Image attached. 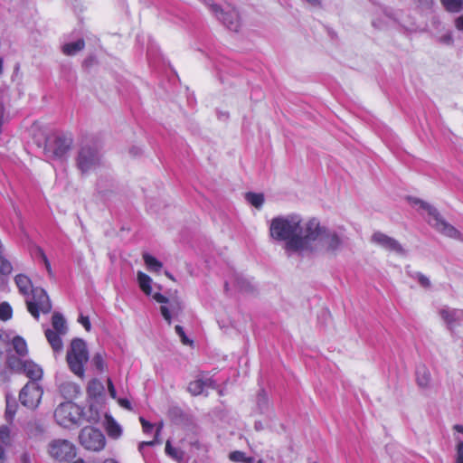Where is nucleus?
<instances>
[{
  "label": "nucleus",
  "mask_w": 463,
  "mask_h": 463,
  "mask_svg": "<svg viewBox=\"0 0 463 463\" xmlns=\"http://www.w3.org/2000/svg\"><path fill=\"white\" fill-rule=\"evenodd\" d=\"M341 246L342 240L337 233L320 226L316 219H311L306 223L305 238L297 239L289 243V247L300 250V254L324 250L335 255Z\"/></svg>",
  "instance_id": "obj_1"
},
{
  "label": "nucleus",
  "mask_w": 463,
  "mask_h": 463,
  "mask_svg": "<svg viewBox=\"0 0 463 463\" xmlns=\"http://www.w3.org/2000/svg\"><path fill=\"white\" fill-rule=\"evenodd\" d=\"M301 223L302 218L298 214L275 217L270 222V236L274 240L286 241L287 250L300 254V250L290 248L289 243L306 237V224L303 226Z\"/></svg>",
  "instance_id": "obj_2"
},
{
  "label": "nucleus",
  "mask_w": 463,
  "mask_h": 463,
  "mask_svg": "<svg viewBox=\"0 0 463 463\" xmlns=\"http://www.w3.org/2000/svg\"><path fill=\"white\" fill-rule=\"evenodd\" d=\"M86 343L80 338H74L66 354V362L71 373L80 379L85 376V364L89 361Z\"/></svg>",
  "instance_id": "obj_3"
},
{
  "label": "nucleus",
  "mask_w": 463,
  "mask_h": 463,
  "mask_svg": "<svg viewBox=\"0 0 463 463\" xmlns=\"http://www.w3.org/2000/svg\"><path fill=\"white\" fill-rule=\"evenodd\" d=\"M102 165V156L95 144L87 142L80 146L76 157V165L82 175L94 172Z\"/></svg>",
  "instance_id": "obj_4"
},
{
  "label": "nucleus",
  "mask_w": 463,
  "mask_h": 463,
  "mask_svg": "<svg viewBox=\"0 0 463 463\" xmlns=\"http://www.w3.org/2000/svg\"><path fill=\"white\" fill-rule=\"evenodd\" d=\"M411 203L413 205H418L420 208L427 211L430 216L428 222L437 231L450 238L458 237L459 232L457 229L442 219L437 209L432 205L418 198L412 199Z\"/></svg>",
  "instance_id": "obj_5"
},
{
  "label": "nucleus",
  "mask_w": 463,
  "mask_h": 463,
  "mask_svg": "<svg viewBox=\"0 0 463 463\" xmlns=\"http://www.w3.org/2000/svg\"><path fill=\"white\" fill-rule=\"evenodd\" d=\"M82 416V409L71 402L61 403L54 411L55 420L59 425L65 428L80 424Z\"/></svg>",
  "instance_id": "obj_6"
},
{
  "label": "nucleus",
  "mask_w": 463,
  "mask_h": 463,
  "mask_svg": "<svg viewBox=\"0 0 463 463\" xmlns=\"http://www.w3.org/2000/svg\"><path fill=\"white\" fill-rule=\"evenodd\" d=\"M9 368L14 372L24 373L31 382H37L43 377L42 368L31 360L17 358V356L9 354L7 357Z\"/></svg>",
  "instance_id": "obj_7"
},
{
  "label": "nucleus",
  "mask_w": 463,
  "mask_h": 463,
  "mask_svg": "<svg viewBox=\"0 0 463 463\" xmlns=\"http://www.w3.org/2000/svg\"><path fill=\"white\" fill-rule=\"evenodd\" d=\"M72 138L63 135H53L46 139L44 151L50 158H62L70 151Z\"/></svg>",
  "instance_id": "obj_8"
},
{
  "label": "nucleus",
  "mask_w": 463,
  "mask_h": 463,
  "mask_svg": "<svg viewBox=\"0 0 463 463\" xmlns=\"http://www.w3.org/2000/svg\"><path fill=\"white\" fill-rule=\"evenodd\" d=\"M32 298L26 299L28 311L36 319L39 318L40 312L47 314L52 310V303L44 289L35 288L31 289Z\"/></svg>",
  "instance_id": "obj_9"
},
{
  "label": "nucleus",
  "mask_w": 463,
  "mask_h": 463,
  "mask_svg": "<svg viewBox=\"0 0 463 463\" xmlns=\"http://www.w3.org/2000/svg\"><path fill=\"white\" fill-rule=\"evenodd\" d=\"M49 455L60 463H69L76 457L75 446L67 439H54L49 443Z\"/></svg>",
  "instance_id": "obj_10"
},
{
  "label": "nucleus",
  "mask_w": 463,
  "mask_h": 463,
  "mask_svg": "<svg viewBox=\"0 0 463 463\" xmlns=\"http://www.w3.org/2000/svg\"><path fill=\"white\" fill-rule=\"evenodd\" d=\"M80 443L88 450L99 451L104 449L106 439L103 433L95 428L85 427L79 435Z\"/></svg>",
  "instance_id": "obj_11"
},
{
  "label": "nucleus",
  "mask_w": 463,
  "mask_h": 463,
  "mask_svg": "<svg viewBox=\"0 0 463 463\" xmlns=\"http://www.w3.org/2000/svg\"><path fill=\"white\" fill-rule=\"evenodd\" d=\"M153 298L163 304L160 307V312L169 326L172 324V317L179 316L183 311L184 306L178 298L170 299L160 293H156L153 295Z\"/></svg>",
  "instance_id": "obj_12"
},
{
  "label": "nucleus",
  "mask_w": 463,
  "mask_h": 463,
  "mask_svg": "<svg viewBox=\"0 0 463 463\" xmlns=\"http://www.w3.org/2000/svg\"><path fill=\"white\" fill-rule=\"evenodd\" d=\"M43 392V389L37 383L29 382L21 390L19 401L24 407L35 409L41 402Z\"/></svg>",
  "instance_id": "obj_13"
},
{
  "label": "nucleus",
  "mask_w": 463,
  "mask_h": 463,
  "mask_svg": "<svg viewBox=\"0 0 463 463\" xmlns=\"http://www.w3.org/2000/svg\"><path fill=\"white\" fill-rule=\"evenodd\" d=\"M372 242L377 244L378 246L383 248L386 250L395 252L399 255H405L406 251L400 244V242L381 232H376L373 234Z\"/></svg>",
  "instance_id": "obj_14"
},
{
  "label": "nucleus",
  "mask_w": 463,
  "mask_h": 463,
  "mask_svg": "<svg viewBox=\"0 0 463 463\" xmlns=\"http://www.w3.org/2000/svg\"><path fill=\"white\" fill-rule=\"evenodd\" d=\"M216 18L231 31L238 32L241 26L240 14L234 7L229 6L225 10L222 8V13Z\"/></svg>",
  "instance_id": "obj_15"
},
{
  "label": "nucleus",
  "mask_w": 463,
  "mask_h": 463,
  "mask_svg": "<svg viewBox=\"0 0 463 463\" xmlns=\"http://www.w3.org/2000/svg\"><path fill=\"white\" fill-rule=\"evenodd\" d=\"M439 315L450 330H452L463 318L462 310L450 309L449 307L440 309Z\"/></svg>",
  "instance_id": "obj_16"
},
{
  "label": "nucleus",
  "mask_w": 463,
  "mask_h": 463,
  "mask_svg": "<svg viewBox=\"0 0 463 463\" xmlns=\"http://www.w3.org/2000/svg\"><path fill=\"white\" fill-rule=\"evenodd\" d=\"M56 383L59 387L61 394L65 399H72L80 392V386L75 383L70 381H62L61 378H56Z\"/></svg>",
  "instance_id": "obj_17"
},
{
  "label": "nucleus",
  "mask_w": 463,
  "mask_h": 463,
  "mask_svg": "<svg viewBox=\"0 0 463 463\" xmlns=\"http://www.w3.org/2000/svg\"><path fill=\"white\" fill-rule=\"evenodd\" d=\"M213 383V382L210 378L196 379L189 383L187 390L192 395L197 396L203 393L205 387H212Z\"/></svg>",
  "instance_id": "obj_18"
},
{
  "label": "nucleus",
  "mask_w": 463,
  "mask_h": 463,
  "mask_svg": "<svg viewBox=\"0 0 463 463\" xmlns=\"http://www.w3.org/2000/svg\"><path fill=\"white\" fill-rule=\"evenodd\" d=\"M61 335H60L57 332H54L52 329H47L45 331V336H46L49 344L51 345L52 350L55 353H59L62 350L63 344H62V340L61 338Z\"/></svg>",
  "instance_id": "obj_19"
},
{
  "label": "nucleus",
  "mask_w": 463,
  "mask_h": 463,
  "mask_svg": "<svg viewBox=\"0 0 463 463\" xmlns=\"http://www.w3.org/2000/svg\"><path fill=\"white\" fill-rule=\"evenodd\" d=\"M416 382L420 388H427L429 386L430 382V373L424 365L417 368Z\"/></svg>",
  "instance_id": "obj_20"
},
{
  "label": "nucleus",
  "mask_w": 463,
  "mask_h": 463,
  "mask_svg": "<svg viewBox=\"0 0 463 463\" xmlns=\"http://www.w3.org/2000/svg\"><path fill=\"white\" fill-rule=\"evenodd\" d=\"M52 325L53 327V331L59 333L60 335H65L67 333L68 327L66 325V321L61 314L54 313L52 318Z\"/></svg>",
  "instance_id": "obj_21"
},
{
  "label": "nucleus",
  "mask_w": 463,
  "mask_h": 463,
  "mask_svg": "<svg viewBox=\"0 0 463 463\" xmlns=\"http://www.w3.org/2000/svg\"><path fill=\"white\" fill-rule=\"evenodd\" d=\"M12 346L14 352L19 355L18 358L24 359L27 353V345L25 340L21 336H15L12 340Z\"/></svg>",
  "instance_id": "obj_22"
},
{
  "label": "nucleus",
  "mask_w": 463,
  "mask_h": 463,
  "mask_svg": "<svg viewBox=\"0 0 463 463\" xmlns=\"http://www.w3.org/2000/svg\"><path fill=\"white\" fill-rule=\"evenodd\" d=\"M444 9L452 14H458L463 10V0H439Z\"/></svg>",
  "instance_id": "obj_23"
},
{
  "label": "nucleus",
  "mask_w": 463,
  "mask_h": 463,
  "mask_svg": "<svg viewBox=\"0 0 463 463\" xmlns=\"http://www.w3.org/2000/svg\"><path fill=\"white\" fill-rule=\"evenodd\" d=\"M106 420V430L108 432V435L113 439H118V437H120L122 433V429L119 426V424H118L112 417H107Z\"/></svg>",
  "instance_id": "obj_24"
},
{
  "label": "nucleus",
  "mask_w": 463,
  "mask_h": 463,
  "mask_svg": "<svg viewBox=\"0 0 463 463\" xmlns=\"http://www.w3.org/2000/svg\"><path fill=\"white\" fill-rule=\"evenodd\" d=\"M84 41L80 39L76 42L64 44L62 47V52L64 54L71 56L75 55L78 52L81 51L84 48Z\"/></svg>",
  "instance_id": "obj_25"
},
{
  "label": "nucleus",
  "mask_w": 463,
  "mask_h": 463,
  "mask_svg": "<svg viewBox=\"0 0 463 463\" xmlns=\"http://www.w3.org/2000/svg\"><path fill=\"white\" fill-rule=\"evenodd\" d=\"M137 281H138L139 287L143 290V292L146 295H151V292H152L151 278L148 275L143 273L142 271H138L137 272Z\"/></svg>",
  "instance_id": "obj_26"
},
{
  "label": "nucleus",
  "mask_w": 463,
  "mask_h": 463,
  "mask_svg": "<svg viewBox=\"0 0 463 463\" xmlns=\"http://www.w3.org/2000/svg\"><path fill=\"white\" fill-rule=\"evenodd\" d=\"M15 283L23 295H27L32 288V283L25 275H17L14 279Z\"/></svg>",
  "instance_id": "obj_27"
},
{
  "label": "nucleus",
  "mask_w": 463,
  "mask_h": 463,
  "mask_svg": "<svg viewBox=\"0 0 463 463\" xmlns=\"http://www.w3.org/2000/svg\"><path fill=\"white\" fill-rule=\"evenodd\" d=\"M245 200L255 208L260 209L264 203L265 197L263 194L249 192L245 194Z\"/></svg>",
  "instance_id": "obj_28"
},
{
  "label": "nucleus",
  "mask_w": 463,
  "mask_h": 463,
  "mask_svg": "<svg viewBox=\"0 0 463 463\" xmlns=\"http://www.w3.org/2000/svg\"><path fill=\"white\" fill-rule=\"evenodd\" d=\"M143 260L150 271L158 272L163 267L162 262H160L155 257L151 256L148 253L143 254Z\"/></svg>",
  "instance_id": "obj_29"
},
{
  "label": "nucleus",
  "mask_w": 463,
  "mask_h": 463,
  "mask_svg": "<svg viewBox=\"0 0 463 463\" xmlns=\"http://www.w3.org/2000/svg\"><path fill=\"white\" fill-rule=\"evenodd\" d=\"M13 271L11 262L5 258V253L0 254V273L4 276H9Z\"/></svg>",
  "instance_id": "obj_30"
},
{
  "label": "nucleus",
  "mask_w": 463,
  "mask_h": 463,
  "mask_svg": "<svg viewBox=\"0 0 463 463\" xmlns=\"http://www.w3.org/2000/svg\"><path fill=\"white\" fill-rule=\"evenodd\" d=\"M165 452L167 455L178 461L182 460L184 458V452L179 449L172 447L169 440L166 441L165 444Z\"/></svg>",
  "instance_id": "obj_31"
},
{
  "label": "nucleus",
  "mask_w": 463,
  "mask_h": 463,
  "mask_svg": "<svg viewBox=\"0 0 463 463\" xmlns=\"http://www.w3.org/2000/svg\"><path fill=\"white\" fill-rule=\"evenodd\" d=\"M13 310L7 302L0 304V319L6 321L12 317Z\"/></svg>",
  "instance_id": "obj_32"
},
{
  "label": "nucleus",
  "mask_w": 463,
  "mask_h": 463,
  "mask_svg": "<svg viewBox=\"0 0 463 463\" xmlns=\"http://www.w3.org/2000/svg\"><path fill=\"white\" fill-rule=\"evenodd\" d=\"M239 288L245 292H250L254 289V286L251 281L246 278H238L236 279Z\"/></svg>",
  "instance_id": "obj_33"
},
{
  "label": "nucleus",
  "mask_w": 463,
  "mask_h": 463,
  "mask_svg": "<svg viewBox=\"0 0 463 463\" xmlns=\"http://www.w3.org/2000/svg\"><path fill=\"white\" fill-rule=\"evenodd\" d=\"M410 276L413 279H416L421 287L426 288L430 287V279L425 275L421 274L420 272L410 273Z\"/></svg>",
  "instance_id": "obj_34"
},
{
  "label": "nucleus",
  "mask_w": 463,
  "mask_h": 463,
  "mask_svg": "<svg viewBox=\"0 0 463 463\" xmlns=\"http://www.w3.org/2000/svg\"><path fill=\"white\" fill-rule=\"evenodd\" d=\"M92 364L99 372L105 370V362L100 353H97L93 355Z\"/></svg>",
  "instance_id": "obj_35"
},
{
  "label": "nucleus",
  "mask_w": 463,
  "mask_h": 463,
  "mask_svg": "<svg viewBox=\"0 0 463 463\" xmlns=\"http://www.w3.org/2000/svg\"><path fill=\"white\" fill-rule=\"evenodd\" d=\"M203 3L209 8L210 12L216 17L219 13H222V7L215 4L213 0H202Z\"/></svg>",
  "instance_id": "obj_36"
},
{
  "label": "nucleus",
  "mask_w": 463,
  "mask_h": 463,
  "mask_svg": "<svg viewBox=\"0 0 463 463\" xmlns=\"http://www.w3.org/2000/svg\"><path fill=\"white\" fill-rule=\"evenodd\" d=\"M161 429H162V424H160V425L157 427L156 431V437H155V439H154L153 440H150V441H142V442H140V443H139V445H138V450H139L140 452H142V451H143V449L146 447V445H156V444H157V443H160V441L158 440L157 437H158V435H159V433H160Z\"/></svg>",
  "instance_id": "obj_37"
},
{
  "label": "nucleus",
  "mask_w": 463,
  "mask_h": 463,
  "mask_svg": "<svg viewBox=\"0 0 463 463\" xmlns=\"http://www.w3.org/2000/svg\"><path fill=\"white\" fill-rule=\"evenodd\" d=\"M0 440L5 445L10 444V442H11L10 430H9L8 427H6V426L0 427Z\"/></svg>",
  "instance_id": "obj_38"
},
{
  "label": "nucleus",
  "mask_w": 463,
  "mask_h": 463,
  "mask_svg": "<svg viewBox=\"0 0 463 463\" xmlns=\"http://www.w3.org/2000/svg\"><path fill=\"white\" fill-rule=\"evenodd\" d=\"M175 329L176 334L180 336L181 341L184 345H188L191 343L190 340L185 335L184 328L181 326H175Z\"/></svg>",
  "instance_id": "obj_39"
},
{
  "label": "nucleus",
  "mask_w": 463,
  "mask_h": 463,
  "mask_svg": "<svg viewBox=\"0 0 463 463\" xmlns=\"http://www.w3.org/2000/svg\"><path fill=\"white\" fill-rule=\"evenodd\" d=\"M230 459L236 462H243L245 460V454L241 451H233L230 454Z\"/></svg>",
  "instance_id": "obj_40"
},
{
  "label": "nucleus",
  "mask_w": 463,
  "mask_h": 463,
  "mask_svg": "<svg viewBox=\"0 0 463 463\" xmlns=\"http://www.w3.org/2000/svg\"><path fill=\"white\" fill-rule=\"evenodd\" d=\"M378 17H385V18H388V20L390 21L389 24L391 23H395L396 22V19L395 17L396 14L391 11H388V10H383L379 15Z\"/></svg>",
  "instance_id": "obj_41"
},
{
  "label": "nucleus",
  "mask_w": 463,
  "mask_h": 463,
  "mask_svg": "<svg viewBox=\"0 0 463 463\" xmlns=\"http://www.w3.org/2000/svg\"><path fill=\"white\" fill-rule=\"evenodd\" d=\"M439 42L446 45H451L453 43V36L451 33H446L439 37Z\"/></svg>",
  "instance_id": "obj_42"
},
{
  "label": "nucleus",
  "mask_w": 463,
  "mask_h": 463,
  "mask_svg": "<svg viewBox=\"0 0 463 463\" xmlns=\"http://www.w3.org/2000/svg\"><path fill=\"white\" fill-rule=\"evenodd\" d=\"M456 463H463V441H458L457 444Z\"/></svg>",
  "instance_id": "obj_43"
},
{
  "label": "nucleus",
  "mask_w": 463,
  "mask_h": 463,
  "mask_svg": "<svg viewBox=\"0 0 463 463\" xmlns=\"http://www.w3.org/2000/svg\"><path fill=\"white\" fill-rule=\"evenodd\" d=\"M139 420H140V423L142 425L144 432L148 433V432H150L152 430L153 424H151L150 422L146 420L143 417H140Z\"/></svg>",
  "instance_id": "obj_44"
},
{
  "label": "nucleus",
  "mask_w": 463,
  "mask_h": 463,
  "mask_svg": "<svg viewBox=\"0 0 463 463\" xmlns=\"http://www.w3.org/2000/svg\"><path fill=\"white\" fill-rule=\"evenodd\" d=\"M78 321L84 326V328L87 331L90 330L91 326H90V319L88 317H84V316L80 315Z\"/></svg>",
  "instance_id": "obj_45"
},
{
  "label": "nucleus",
  "mask_w": 463,
  "mask_h": 463,
  "mask_svg": "<svg viewBox=\"0 0 463 463\" xmlns=\"http://www.w3.org/2000/svg\"><path fill=\"white\" fill-rule=\"evenodd\" d=\"M92 390H98L99 392H100L101 390H103L102 383L98 380L91 381L89 386V391L91 392Z\"/></svg>",
  "instance_id": "obj_46"
},
{
  "label": "nucleus",
  "mask_w": 463,
  "mask_h": 463,
  "mask_svg": "<svg viewBox=\"0 0 463 463\" xmlns=\"http://www.w3.org/2000/svg\"><path fill=\"white\" fill-rule=\"evenodd\" d=\"M268 402V398H267V395L264 392H261L259 393L258 395V404L260 408H262L263 406H265Z\"/></svg>",
  "instance_id": "obj_47"
},
{
  "label": "nucleus",
  "mask_w": 463,
  "mask_h": 463,
  "mask_svg": "<svg viewBox=\"0 0 463 463\" xmlns=\"http://www.w3.org/2000/svg\"><path fill=\"white\" fill-rule=\"evenodd\" d=\"M107 382H108V389H109V395L111 396V398L115 399L117 396V392L113 385V383L109 378L108 379Z\"/></svg>",
  "instance_id": "obj_48"
},
{
  "label": "nucleus",
  "mask_w": 463,
  "mask_h": 463,
  "mask_svg": "<svg viewBox=\"0 0 463 463\" xmlns=\"http://www.w3.org/2000/svg\"><path fill=\"white\" fill-rule=\"evenodd\" d=\"M454 25L458 31H463V14L455 19Z\"/></svg>",
  "instance_id": "obj_49"
},
{
  "label": "nucleus",
  "mask_w": 463,
  "mask_h": 463,
  "mask_svg": "<svg viewBox=\"0 0 463 463\" xmlns=\"http://www.w3.org/2000/svg\"><path fill=\"white\" fill-rule=\"evenodd\" d=\"M118 403L120 404L121 407L126 408L128 410H131V403L128 400L119 399Z\"/></svg>",
  "instance_id": "obj_50"
},
{
  "label": "nucleus",
  "mask_w": 463,
  "mask_h": 463,
  "mask_svg": "<svg viewBox=\"0 0 463 463\" xmlns=\"http://www.w3.org/2000/svg\"><path fill=\"white\" fill-rule=\"evenodd\" d=\"M21 463H32L31 457L27 452H24L20 457Z\"/></svg>",
  "instance_id": "obj_51"
},
{
  "label": "nucleus",
  "mask_w": 463,
  "mask_h": 463,
  "mask_svg": "<svg viewBox=\"0 0 463 463\" xmlns=\"http://www.w3.org/2000/svg\"><path fill=\"white\" fill-rule=\"evenodd\" d=\"M40 253H41V256H42V258H43V260L44 261V264L46 266L47 270L49 272H51V265H50V262H49L47 257L45 256V254L43 251H41Z\"/></svg>",
  "instance_id": "obj_52"
},
{
  "label": "nucleus",
  "mask_w": 463,
  "mask_h": 463,
  "mask_svg": "<svg viewBox=\"0 0 463 463\" xmlns=\"http://www.w3.org/2000/svg\"><path fill=\"white\" fill-rule=\"evenodd\" d=\"M307 4L313 7H317L320 5L321 0H304Z\"/></svg>",
  "instance_id": "obj_53"
},
{
  "label": "nucleus",
  "mask_w": 463,
  "mask_h": 463,
  "mask_svg": "<svg viewBox=\"0 0 463 463\" xmlns=\"http://www.w3.org/2000/svg\"><path fill=\"white\" fill-rule=\"evenodd\" d=\"M6 459L5 449L2 446H0V463H5Z\"/></svg>",
  "instance_id": "obj_54"
},
{
  "label": "nucleus",
  "mask_w": 463,
  "mask_h": 463,
  "mask_svg": "<svg viewBox=\"0 0 463 463\" xmlns=\"http://www.w3.org/2000/svg\"><path fill=\"white\" fill-rule=\"evenodd\" d=\"M7 276H4L0 273V287H3L6 283V278Z\"/></svg>",
  "instance_id": "obj_55"
},
{
  "label": "nucleus",
  "mask_w": 463,
  "mask_h": 463,
  "mask_svg": "<svg viewBox=\"0 0 463 463\" xmlns=\"http://www.w3.org/2000/svg\"><path fill=\"white\" fill-rule=\"evenodd\" d=\"M454 430L459 433H463V425L456 424Z\"/></svg>",
  "instance_id": "obj_56"
},
{
  "label": "nucleus",
  "mask_w": 463,
  "mask_h": 463,
  "mask_svg": "<svg viewBox=\"0 0 463 463\" xmlns=\"http://www.w3.org/2000/svg\"><path fill=\"white\" fill-rule=\"evenodd\" d=\"M373 25L376 28H379V29H383L384 26L383 24H381L380 23H378L377 21H373Z\"/></svg>",
  "instance_id": "obj_57"
},
{
  "label": "nucleus",
  "mask_w": 463,
  "mask_h": 463,
  "mask_svg": "<svg viewBox=\"0 0 463 463\" xmlns=\"http://www.w3.org/2000/svg\"><path fill=\"white\" fill-rule=\"evenodd\" d=\"M6 413H14V411H12V407L10 406L9 402H7V407H6Z\"/></svg>",
  "instance_id": "obj_58"
},
{
  "label": "nucleus",
  "mask_w": 463,
  "mask_h": 463,
  "mask_svg": "<svg viewBox=\"0 0 463 463\" xmlns=\"http://www.w3.org/2000/svg\"><path fill=\"white\" fill-rule=\"evenodd\" d=\"M254 461H255L254 458H246L245 457V460L243 462L253 463Z\"/></svg>",
  "instance_id": "obj_59"
},
{
  "label": "nucleus",
  "mask_w": 463,
  "mask_h": 463,
  "mask_svg": "<svg viewBox=\"0 0 463 463\" xmlns=\"http://www.w3.org/2000/svg\"><path fill=\"white\" fill-rule=\"evenodd\" d=\"M3 64H4V61H3V58L0 57V76L2 75L3 73Z\"/></svg>",
  "instance_id": "obj_60"
},
{
  "label": "nucleus",
  "mask_w": 463,
  "mask_h": 463,
  "mask_svg": "<svg viewBox=\"0 0 463 463\" xmlns=\"http://www.w3.org/2000/svg\"><path fill=\"white\" fill-rule=\"evenodd\" d=\"M165 276H166L167 278H169L170 279L175 280V278L173 277V275H172L170 272H168V271H165Z\"/></svg>",
  "instance_id": "obj_61"
},
{
  "label": "nucleus",
  "mask_w": 463,
  "mask_h": 463,
  "mask_svg": "<svg viewBox=\"0 0 463 463\" xmlns=\"http://www.w3.org/2000/svg\"><path fill=\"white\" fill-rule=\"evenodd\" d=\"M103 463H118V462L115 461L114 459L109 458V459L104 460Z\"/></svg>",
  "instance_id": "obj_62"
},
{
  "label": "nucleus",
  "mask_w": 463,
  "mask_h": 463,
  "mask_svg": "<svg viewBox=\"0 0 463 463\" xmlns=\"http://www.w3.org/2000/svg\"><path fill=\"white\" fill-rule=\"evenodd\" d=\"M71 463H85L83 459L81 458H78L76 459L75 461L71 462Z\"/></svg>",
  "instance_id": "obj_63"
},
{
  "label": "nucleus",
  "mask_w": 463,
  "mask_h": 463,
  "mask_svg": "<svg viewBox=\"0 0 463 463\" xmlns=\"http://www.w3.org/2000/svg\"><path fill=\"white\" fill-rule=\"evenodd\" d=\"M258 463H263L261 460H260Z\"/></svg>",
  "instance_id": "obj_64"
}]
</instances>
